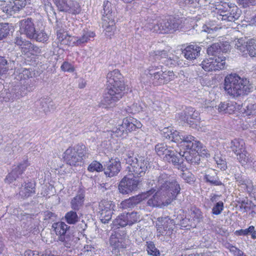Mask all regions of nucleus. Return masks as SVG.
Listing matches in <instances>:
<instances>
[{
  "instance_id": "obj_1",
  "label": "nucleus",
  "mask_w": 256,
  "mask_h": 256,
  "mask_svg": "<svg viewBox=\"0 0 256 256\" xmlns=\"http://www.w3.org/2000/svg\"><path fill=\"white\" fill-rule=\"evenodd\" d=\"M156 188L147 192L146 196L155 194L147 201V205L151 207L167 206L175 200L180 192V186L176 180L170 178V175L164 172H160L158 178Z\"/></svg>"
},
{
  "instance_id": "obj_2",
  "label": "nucleus",
  "mask_w": 256,
  "mask_h": 256,
  "mask_svg": "<svg viewBox=\"0 0 256 256\" xmlns=\"http://www.w3.org/2000/svg\"><path fill=\"white\" fill-rule=\"evenodd\" d=\"M107 84L104 98V104L113 106L122 98L125 90L124 78L118 70L110 72L106 76Z\"/></svg>"
},
{
  "instance_id": "obj_3",
  "label": "nucleus",
  "mask_w": 256,
  "mask_h": 256,
  "mask_svg": "<svg viewBox=\"0 0 256 256\" xmlns=\"http://www.w3.org/2000/svg\"><path fill=\"white\" fill-rule=\"evenodd\" d=\"M224 88L228 94L238 98L248 95L254 90V86L248 79L231 74L225 77Z\"/></svg>"
},
{
  "instance_id": "obj_4",
  "label": "nucleus",
  "mask_w": 256,
  "mask_h": 256,
  "mask_svg": "<svg viewBox=\"0 0 256 256\" xmlns=\"http://www.w3.org/2000/svg\"><path fill=\"white\" fill-rule=\"evenodd\" d=\"M124 160L128 166L126 170L130 175L135 178L144 176L148 170L149 162L146 158L136 155L133 150H128L126 154Z\"/></svg>"
},
{
  "instance_id": "obj_5",
  "label": "nucleus",
  "mask_w": 256,
  "mask_h": 256,
  "mask_svg": "<svg viewBox=\"0 0 256 256\" xmlns=\"http://www.w3.org/2000/svg\"><path fill=\"white\" fill-rule=\"evenodd\" d=\"M88 156L89 153L86 146L78 144L68 148L64 152L63 158L66 164L76 166H81Z\"/></svg>"
},
{
  "instance_id": "obj_6",
  "label": "nucleus",
  "mask_w": 256,
  "mask_h": 256,
  "mask_svg": "<svg viewBox=\"0 0 256 256\" xmlns=\"http://www.w3.org/2000/svg\"><path fill=\"white\" fill-rule=\"evenodd\" d=\"M162 134L166 139L181 144L186 148L192 147L198 148L200 143L195 140V138L191 135L185 134L184 132H180L176 130L172 132L171 129L164 128L162 130Z\"/></svg>"
},
{
  "instance_id": "obj_7",
  "label": "nucleus",
  "mask_w": 256,
  "mask_h": 256,
  "mask_svg": "<svg viewBox=\"0 0 256 256\" xmlns=\"http://www.w3.org/2000/svg\"><path fill=\"white\" fill-rule=\"evenodd\" d=\"M182 20L170 17L160 19L156 22L148 23L146 27L150 31L156 33H167L176 31L182 24Z\"/></svg>"
},
{
  "instance_id": "obj_8",
  "label": "nucleus",
  "mask_w": 256,
  "mask_h": 256,
  "mask_svg": "<svg viewBox=\"0 0 256 256\" xmlns=\"http://www.w3.org/2000/svg\"><path fill=\"white\" fill-rule=\"evenodd\" d=\"M147 76L155 84L168 83L175 78L172 71H163L162 66H152L148 70Z\"/></svg>"
},
{
  "instance_id": "obj_9",
  "label": "nucleus",
  "mask_w": 256,
  "mask_h": 256,
  "mask_svg": "<svg viewBox=\"0 0 256 256\" xmlns=\"http://www.w3.org/2000/svg\"><path fill=\"white\" fill-rule=\"evenodd\" d=\"M175 224L174 220L168 216L158 217L156 222L157 237L161 240H164V236L170 239L173 234Z\"/></svg>"
},
{
  "instance_id": "obj_10",
  "label": "nucleus",
  "mask_w": 256,
  "mask_h": 256,
  "mask_svg": "<svg viewBox=\"0 0 256 256\" xmlns=\"http://www.w3.org/2000/svg\"><path fill=\"white\" fill-rule=\"evenodd\" d=\"M26 4V0L13 1L0 0V8L8 15L12 16L24 8Z\"/></svg>"
},
{
  "instance_id": "obj_11",
  "label": "nucleus",
  "mask_w": 256,
  "mask_h": 256,
  "mask_svg": "<svg viewBox=\"0 0 256 256\" xmlns=\"http://www.w3.org/2000/svg\"><path fill=\"white\" fill-rule=\"evenodd\" d=\"M226 57L218 56L204 60L201 66L202 68L208 72L223 70L226 67Z\"/></svg>"
},
{
  "instance_id": "obj_12",
  "label": "nucleus",
  "mask_w": 256,
  "mask_h": 256,
  "mask_svg": "<svg viewBox=\"0 0 256 256\" xmlns=\"http://www.w3.org/2000/svg\"><path fill=\"white\" fill-rule=\"evenodd\" d=\"M114 206V204L110 200H104L100 201L98 206V214L102 223H108L111 220Z\"/></svg>"
},
{
  "instance_id": "obj_13",
  "label": "nucleus",
  "mask_w": 256,
  "mask_h": 256,
  "mask_svg": "<svg viewBox=\"0 0 256 256\" xmlns=\"http://www.w3.org/2000/svg\"><path fill=\"white\" fill-rule=\"evenodd\" d=\"M140 220V215L137 212L123 213L115 219L114 224L118 226L124 227L127 225L132 226L138 222Z\"/></svg>"
},
{
  "instance_id": "obj_14",
  "label": "nucleus",
  "mask_w": 256,
  "mask_h": 256,
  "mask_svg": "<svg viewBox=\"0 0 256 256\" xmlns=\"http://www.w3.org/2000/svg\"><path fill=\"white\" fill-rule=\"evenodd\" d=\"M241 10L236 6H228L226 10H222L218 15V19L222 21L235 22L241 15Z\"/></svg>"
},
{
  "instance_id": "obj_15",
  "label": "nucleus",
  "mask_w": 256,
  "mask_h": 256,
  "mask_svg": "<svg viewBox=\"0 0 256 256\" xmlns=\"http://www.w3.org/2000/svg\"><path fill=\"white\" fill-rule=\"evenodd\" d=\"M53 1L60 11L72 14H78L80 11L79 4L76 2L66 0H53Z\"/></svg>"
},
{
  "instance_id": "obj_16",
  "label": "nucleus",
  "mask_w": 256,
  "mask_h": 256,
  "mask_svg": "<svg viewBox=\"0 0 256 256\" xmlns=\"http://www.w3.org/2000/svg\"><path fill=\"white\" fill-rule=\"evenodd\" d=\"M235 48L244 54L247 52L250 56H256V40L250 39L246 42H243V40H238L235 44Z\"/></svg>"
},
{
  "instance_id": "obj_17",
  "label": "nucleus",
  "mask_w": 256,
  "mask_h": 256,
  "mask_svg": "<svg viewBox=\"0 0 256 256\" xmlns=\"http://www.w3.org/2000/svg\"><path fill=\"white\" fill-rule=\"evenodd\" d=\"M110 242L112 247V256H120V251L126 248L124 240L120 234H112L110 238Z\"/></svg>"
},
{
  "instance_id": "obj_18",
  "label": "nucleus",
  "mask_w": 256,
  "mask_h": 256,
  "mask_svg": "<svg viewBox=\"0 0 256 256\" xmlns=\"http://www.w3.org/2000/svg\"><path fill=\"white\" fill-rule=\"evenodd\" d=\"M138 184V180L125 176L120 182L118 190L120 193L127 194L136 190Z\"/></svg>"
},
{
  "instance_id": "obj_19",
  "label": "nucleus",
  "mask_w": 256,
  "mask_h": 256,
  "mask_svg": "<svg viewBox=\"0 0 256 256\" xmlns=\"http://www.w3.org/2000/svg\"><path fill=\"white\" fill-rule=\"evenodd\" d=\"M166 154L164 157V160L172 164L178 169L182 170L186 166H184L183 164L184 159L182 157V152H178L175 150H170L169 151L166 152Z\"/></svg>"
},
{
  "instance_id": "obj_20",
  "label": "nucleus",
  "mask_w": 256,
  "mask_h": 256,
  "mask_svg": "<svg viewBox=\"0 0 256 256\" xmlns=\"http://www.w3.org/2000/svg\"><path fill=\"white\" fill-rule=\"evenodd\" d=\"M121 170V164L118 158H112L106 162L104 171L106 176L111 178L116 176Z\"/></svg>"
},
{
  "instance_id": "obj_21",
  "label": "nucleus",
  "mask_w": 256,
  "mask_h": 256,
  "mask_svg": "<svg viewBox=\"0 0 256 256\" xmlns=\"http://www.w3.org/2000/svg\"><path fill=\"white\" fill-rule=\"evenodd\" d=\"M20 32L25 34L28 38H34L36 32L34 20L32 18H27L21 20L20 22Z\"/></svg>"
},
{
  "instance_id": "obj_22",
  "label": "nucleus",
  "mask_w": 256,
  "mask_h": 256,
  "mask_svg": "<svg viewBox=\"0 0 256 256\" xmlns=\"http://www.w3.org/2000/svg\"><path fill=\"white\" fill-rule=\"evenodd\" d=\"M230 48V44L228 42H218L214 43L209 46L207 49V53L208 55L214 56V57L220 56L219 54L226 53Z\"/></svg>"
},
{
  "instance_id": "obj_23",
  "label": "nucleus",
  "mask_w": 256,
  "mask_h": 256,
  "mask_svg": "<svg viewBox=\"0 0 256 256\" xmlns=\"http://www.w3.org/2000/svg\"><path fill=\"white\" fill-rule=\"evenodd\" d=\"M201 50L200 46L192 43L182 50V54L188 60L192 61L200 56Z\"/></svg>"
},
{
  "instance_id": "obj_24",
  "label": "nucleus",
  "mask_w": 256,
  "mask_h": 256,
  "mask_svg": "<svg viewBox=\"0 0 256 256\" xmlns=\"http://www.w3.org/2000/svg\"><path fill=\"white\" fill-rule=\"evenodd\" d=\"M200 146L198 148L192 147V148H186V150L183 152L182 157L186 160L187 162L192 164H199L200 161V156L198 150Z\"/></svg>"
},
{
  "instance_id": "obj_25",
  "label": "nucleus",
  "mask_w": 256,
  "mask_h": 256,
  "mask_svg": "<svg viewBox=\"0 0 256 256\" xmlns=\"http://www.w3.org/2000/svg\"><path fill=\"white\" fill-rule=\"evenodd\" d=\"M184 118L192 128L200 124V113L192 107L187 108L184 112Z\"/></svg>"
},
{
  "instance_id": "obj_26",
  "label": "nucleus",
  "mask_w": 256,
  "mask_h": 256,
  "mask_svg": "<svg viewBox=\"0 0 256 256\" xmlns=\"http://www.w3.org/2000/svg\"><path fill=\"white\" fill-rule=\"evenodd\" d=\"M33 86H27L24 84L22 86H16L12 89L10 93L8 94V97L9 100H13L18 99L26 94L28 92H30L33 90Z\"/></svg>"
},
{
  "instance_id": "obj_27",
  "label": "nucleus",
  "mask_w": 256,
  "mask_h": 256,
  "mask_svg": "<svg viewBox=\"0 0 256 256\" xmlns=\"http://www.w3.org/2000/svg\"><path fill=\"white\" fill-rule=\"evenodd\" d=\"M28 166V164L27 162H24L23 163L20 164L16 166L6 176L5 178L6 182L10 184L14 180H16L17 178H18L22 174V172L26 170Z\"/></svg>"
},
{
  "instance_id": "obj_28",
  "label": "nucleus",
  "mask_w": 256,
  "mask_h": 256,
  "mask_svg": "<svg viewBox=\"0 0 256 256\" xmlns=\"http://www.w3.org/2000/svg\"><path fill=\"white\" fill-rule=\"evenodd\" d=\"M102 27L106 36L110 38L114 36L116 29L114 18H110L108 16L103 18Z\"/></svg>"
},
{
  "instance_id": "obj_29",
  "label": "nucleus",
  "mask_w": 256,
  "mask_h": 256,
  "mask_svg": "<svg viewBox=\"0 0 256 256\" xmlns=\"http://www.w3.org/2000/svg\"><path fill=\"white\" fill-rule=\"evenodd\" d=\"M234 177L238 186H243V188L249 193L252 192L254 185L252 180L240 174H235Z\"/></svg>"
},
{
  "instance_id": "obj_30",
  "label": "nucleus",
  "mask_w": 256,
  "mask_h": 256,
  "mask_svg": "<svg viewBox=\"0 0 256 256\" xmlns=\"http://www.w3.org/2000/svg\"><path fill=\"white\" fill-rule=\"evenodd\" d=\"M146 194H138L122 201L121 203L122 208L124 209L133 208L143 200L146 198Z\"/></svg>"
},
{
  "instance_id": "obj_31",
  "label": "nucleus",
  "mask_w": 256,
  "mask_h": 256,
  "mask_svg": "<svg viewBox=\"0 0 256 256\" xmlns=\"http://www.w3.org/2000/svg\"><path fill=\"white\" fill-rule=\"evenodd\" d=\"M36 184L32 182H24L22 185L19 196L22 198H26L36 193Z\"/></svg>"
},
{
  "instance_id": "obj_32",
  "label": "nucleus",
  "mask_w": 256,
  "mask_h": 256,
  "mask_svg": "<svg viewBox=\"0 0 256 256\" xmlns=\"http://www.w3.org/2000/svg\"><path fill=\"white\" fill-rule=\"evenodd\" d=\"M150 56L154 57L155 60H160L162 58H166L163 62L167 66H171L175 64V60L170 56H168L166 50H156L151 52Z\"/></svg>"
},
{
  "instance_id": "obj_33",
  "label": "nucleus",
  "mask_w": 256,
  "mask_h": 256,
  "mask_svg": "<svg viewBox=\"0 0 256 256\" xmlns=\"http://www.w3.org/2000/svg\"><path fill=\"white\" fill-rule=\"evenodd\" d=\"M122 122L128 134L140 128L142 126L140 121L132 117H126L124 118Z\"/></svg>"
},
{
  "instance_id": "obj_34",
  "label": "nucleus",
  "mask_w": 256,
  "mask_h": 256,
  "mask_svg": "<svg viewBox=\"0 0 256 256\" xmlns=\"http://www.w3.org/2000/svg\"><path fill=\"white\" fill-rule=\"evenodd\" d=\"M14 65V61L9 59L8 57L0 56V76L5 74L10 70H12Z\"/></svg>"
},
{
  "instance_id": "obj_35",
  "label": "nucleus",
  "mask_w": 256,
  "mask_h": 256,
  "mask_svg": "<svg viewBox=\"0 0 256 256\" xmlns=\"http://www.w3.org/2000/svg\"><path fill=\"white\" fill-rule=\"evenodd\" d=\"M95 34L92 31L84 30L81 36L74 38L73 44L76 46H80L88 42L90 38H94Z\"/></svg>"
},
{
  "instance_id": "obj_36",
  "label": "nucleus",
  "mask_w": 256,
  "mask_h": 256,
  "mask_svg": "<svg viewBox=\"0 0 256 256\" xmlns=\"http://www.w3.org/2000/svg\"><path fill=\"white\" fill-rule=\"evenodd\" d=\"M84 200V194L83 192H78L70 201L72 209L75 211H78L82 208Z\"/></svg>"
},
{
  "instance_id": "obj_37",
  "label": "nucleus",
  "mask_w": 256,
  "mask_h": 256,
  "mask_svg": "<svg viewBox=\"0 0 256 256\" xmlns=\"http://www.w3.org/2000/svg\"><path fill=\"white\" fill-rule=\"evenodd\" d=\"M204 180L207 183L212 186H221L222 183L219 180L216 172L212 170L205 174Z\"/></svg>"
},
{
  "instance_id": "obj_38",
  "label": "nucleus",
  "mask_w": 256,
  "mask_h": 256,
  "mask_svg": "<svg viewBox=\"0 0 256 256\" xmlns=\"http://www.w3.org/2000/svg\"><path fill=\"white\" fill-rule=\"evenodd\" d=\"M230 148L235 154H240L246 150L245 142L242 139H234L230 142Z\"/></svg>"
},
{
  "instance_id": "obj_39",
  "label": "nucleus",
  "mask_w": 256,
  "mask_h": 256,
  "mask_svg": "<svg viewBox=\"0 0 256 256\" xmlns=\"http://www.w3.org/2000/svg\"><path fill=\"white\" fill-rule=\"evenodd\" d=\"M58 241L62 242V244L67 248H70L74 244V236L69 231L58 237Z\"/></svg>"
},
{
  "instance_id": "obj_40",
  "label": "nucleus",
  "mask_w": 256,
  "mask_h": 256,
  "mask_svg": "<svg viewBox=\"0 0 256 256\" xmlns=\"http://www.w3.org/2000/svg\"><path fill=\"white\" fill-rule=\"evenodd\" d=\"M70 228L69 226L62 222H55L52 225V228L54 229L56 234L58 236H60L68 232Z\"/></svg>"
},
{
  "instance_id": "obj_41",
  "label": "nucleus",
  "mask_w": 256,
  "mask_h": 256,
  "mask_svg": "<svg viewBox=\"0 0 256 256\" xmlns=\"http://www.w3.org/2000/svg\"><path fill=\"white\" fill-rule=\"evenodd\" d=\"M21 48L22 52L24 54L30 52L32 54H39L40 51L38 47L26 40H25L24 47H21Z\"/></svg>"
},
{
  "instance_id": "obj_42",
  "label": "nucleus",
  "mask_w": 256,
  "mask_h": 256,
  "mask_svg": "<svg viewBox=\"0 0 256 256\" xmlns=\"http://www.w3.org/2000/svg\"><path fill=\"white\" fill-rule=\"evenodd\" d=\"M234 234L237 236H248L250 235L252 239H256V230H255L254 226H250L246 229L237 230L234 232Z\"/></svg>"
},
{
  "instance_id": "obj_43",
  "label": "nucleus",
  "mask_w": 256,
  "mask_h": 256,
  "mask_svg": "<svg viewBox=\"0 0 256 256\" xmlns=\"http://www.w3.org/2000/svg\"><path fill=\"white\" fill-rule=\"evenodd\" d=\"M64 220L69 224H75L80 220L76 211L72 210L67 212L64 216Z\"/></svg>"
},
{
  "instance_id": "obj_44",
  "label": "nucleus",
  "mask_w": 256,
  "mask_h": 256,
  "mask_svg": "<svg viewBox=\"0 0 256 256\" xmlns=\"http://www.w3.org/2000/svg\"><path fill=\"white\" fill-rule=\"evenodd\" d=\"M112 132L116 137L124 138L128 135L127 132L123 122L121 124L112 128Z\"/></svg>"
},
{
  "instance_id": "obj_45",
  "label": "nucleus",
  "mask_w": 256,
  "mask_h": 256,
  "mask_svg": "<svg viewBox=\"0 0 256 256\" xmlns=\"http://www.w3.org/2000/svg\"><path fill=\"white\" fill-rule=\"evenodd\" d=\"M49 38L48 34L43 30H37L34 34V38L30 39L36 40L38 42L44 43L46 42Z\"/></svg>"
},
{
  "instance_id": "obj_46",
  "label": "nucleus",
  "mask_w": 256,
  "mask_h": 256,
  "mask_svg": "<svg viewBox=\"0 0 256 256\" xmlns=\"http://www.w3.org/2000/svg\"><path fill=\"white\" fill-rule=\"evenodd\" d=\"M144 103L148 107L150 110L159 111L160 110V103L158 101L152 102L150 98H146L144 100Z\"/></svg>"
},
{
  "instance_id": "obj_47",
  "label": "nucleus",
  "mask_w": 256,
  "mask_h": 256,
  "mask_svg": "<svg viewBox=\"0 0 256 256\" xmlns=\"http://www.w3.org/2000/svg\"><path fill=\"white\" fill-rule=\"evenodd\" d=\"M182 172L180 174V177L187 183L192 184L196 180L194 176L188 170L184 171V169L182 170Z\"/></svg>"
},
{
  "instance_id": "obj_48",
  "label": "nucleus",
  "mask_w": 256,
  "mask_h": 256,
  "mask_svg": "<svg viewBox=\"0 0 256 256\" xmlns=\"http://www.w3.org/2000/svg\"><path fill=\"white\" fill-rule=\"evenodd\" d=\"M248 153L246 150H244V152H240V154H236L238 156V160L242 166H244L248 163L252 162V160L248 158Z\"/></svg>"
},
{
  "instance_id": "obj_49",
  "label": "nucleus",
  "mask_w": 256,
  "mask_h": 256,
  "mask_svg": "<svg viewBox=\"0 0 256 256\" xmlns=\"http://www.w3.org/2000/svg\"><path fill=\"white\" fill-rule=\"evenodd\" d=\"M10 28L8 23L0 24V40L6 38L10 34Z\"/></svg>"
},
{
  "instance_id": "obj_50",
  "label": "nucleus",
  "mask_w": 256,
  "mask_h": 256,
  "mask_svg": "<svg viewBox=\"0 0 256 256\" xmlns=\"http://www.w3.org/2000/svg\"><path fill=\"white\" fill-rule=\"evenodd\" d=\"M88 170L90 172H100L104 170V168L100 162L94 160L88 166Z\"/></svg>"
},
{
  "instance_id": "obj_51",
  "label": "nucleus",
  "mask_w": 256,
  "mask_h": 256,
  "mask_svg": "<svg viewBox=\"0 0 256 256\" xmlns=\"http://www.w3.org/2000/svg\"><path fill=\"white\" fill-rule=\"evenodd\" d=\"M146 250L148 254L152 256H159V250L156 248L152 242H146Z\"/></svg>"
},
{
  "instance_id": "obj_52",
  "label": "nucleus",
  "mask_w": 256,
  "mask_h": 256,
  "mask_svg": "<svg viewBox=\"0 0 256 256\" xmlns=\"http://www.w3.org/2000/svg\"><path fill=\"white\" fill-rule=\"evenodd\" d=\"M170 150L167 148V146L164 143L158 144L155 146V150L158 156L166 155L167 152Z\"/></svg>"
},
{
  "instance_id": "obj_53",
  "label": "nucleus",
  "mask_w": 256,
  "mask_h": 256,
  "mask_svg": "<svg viewBox=\"0 0 256 256\" xmlns=\"http://www.w3.org/2000/svg\"><path fill=\"white\" fill-rule=\"evenodd\" d=\"M16 73L19 74V78L24 80L32 77V72L28 69L22 68L16 70Z\"/></svg>"
},
{
  "instance_id": "obj_54",
  "label": "nucleus",
  "mask_w": 256,
  "mask_h": 256,
  "mask_svg": "<svg viewBox=\"0 0 256 256\" xmlns=\"http://www.w3.org/2000/svg\"><path fill=\"white\" fill-rule=\"evenodd\" d=\"M104 17L108 16L109 18H113L111 8V3L108 0L104 2L103 4Z\"/></svg>"
},
{
  "instance_id": "obj_55",
  "label": "nucleus",
  "mask_w": 256,
  "mask_h": 256,
  "mask_svg": "<svg viewBox=\"0 0 256 256\" xmlns=\"http://www.w3.org/2000/svg\"><path fill=\"white\" fill-rule=\"evenodd\" d=\"M214 160L218 164V168L222 170H225L226 168V162L225 159L223 158L222 156L219 155H216L214 157Z\"/></svg>"
},
{
  "instance_id": "obj_56",
  "label": "nucleus",
  "mask_w": 256,
  "mask_h": 256,
  "mask_svg": "<svg viewBox=\"0 0 256 256\" xmlns=\"http://www.w3.org/2000/svg\"><path fill=\"white\" fill-rule=\"evenodd\" d=\"M227 114H231L236 110H240L241 106L234 102H227Z\"/></svg>"
},
{
  "instance_id": "obj_57",
  "label": "nucleus",
  "mask_w": 256,
  "mask_h": 256,
  "mask_svg": "<svg viewBox=\"0 0 256 256\" xmlns=\"http://www.w3.org/2000/svg\"><path fill=\"white\" fill-rule=\"evenodd\" d=\"M224 202L222 201L217 202L212 209V213L214 215H218L221 214L224 209Z\"/></svg>"
},
{
  "instance_id": "obj_58",
  "label": "nucleus",
  "mask_w": 256,
  "mask_h": 256,
  "mask_svg": "<svg viewBox=\"0 0 256 256\" xmlns=\"http://www.w3.org/2000/svg\"><path fill=\"white\" fill-rule=\"evenodd\" d=\"M256 105L254 104H249L245 108H244V112L246 116H253L256 113Z\"/></svg>"
},
{
  "instance_id": "obj_59",
  "label": "nucleus",
  "mask_w": 256,
  "mask_h": 256,
  "mask_svg": "<svg viewBox=\"0 0 256 256\" xmlns=\"http://www.w3.org/2000/svg\"><path fill=\"white\" fill-rule=\"evenodd\" d=\"M199 0H178V2L181 6L193 5L194 6L196 7L198 4Z\"/></svg>"
},
{
  "instance_id": "obj_60",
  "label": "nucleus",
  "mask_w": 256,
  "mask_h": 256,
  "mask_svg": "<svg viewBox=\"0 0 256 256\" xmlns=\"http://www.w3.org/2000/svg\"><path fill=\"white\" fill-rule=\"evenodd\" d=\"M60 68L62 71L69 72H74V66L68 62H64L62 64Z\"/></svg>"
},
{
  "instance_id": "obj_61",
  "label": "nucleus",
  "mask_w": 256,
  "mask_h": 256,
  "mask_svg": "<svg viewBox=\"0 0 256 256\" xmlns=\"http://www.w3.org/2000/svg\"><path fill=\"white\" fill-rule=\"evenodd\" d=\"M239 5L243 8L256 5V0H237Z\"/></svg>"
},
{
  "instance_id": "obj_62",
  "label": "nucleus",
  "mask_w": 256,
  "mask_h": 256,
  "mask_svg": "<svg viewBox=\"0 0 256 256\" xmlns=\"http://www.w3.org/2000/svg\"><path fill=\"white\" fill-rule=\"evenodd\" d=\"M65 29L59 30L56 32L57 38L59 41L62 42L64 39L66 38V34H65Z\"/></svg>"
},
{
  "instance_id": "obj_63",
  "label": "nucleus",
  "mask_w": 256,
  "mask_h": 256,
  "mask_svg": "<svg viewBox=\"0 0 256 256\" xmlns=\"http://www.w3.org/2000/svg\"><path fill=\"white\" fill-rule=\"evenodd\" d=\"M227 102H220L216 108L220 112L227 114Z\"/></svg>"
},
{
  "instance_id": "obj_64",
  "label": "nucleus",
  "mask_w": 256,
  "mask_h": 256,
  "mask_svg": "<svg viewBox=\"0 0 256 256\" xmlns=\"http://www.w3.org/2000/svg\"><path fill=\"white\" fill-rule=\"evenodd\" d=\"M44 216L45 220H54L56 218V215L54 213L50 211L44 212Z\"/></svg>"
}]
</instances>
